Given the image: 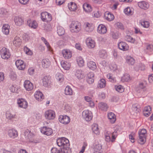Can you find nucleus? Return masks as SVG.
Returning <instances> with one entry per match:
<instances>
[{"label":"nucleus","instance_id":"f257e3e1","mask_svg":"<svg viewBox=\"0 0 153 153\" xmlns=\"http://www.w3.org/2000/svg\"><path fill=\"white\" fill-rule=\"evenodd\" d=\"M57 144L59 147H62L66 151H70L68 140L64 137L58 138L56 140Z\"/></svg>","mask_w":153,"mask_h":153},{"label":"nucleus","instance_id":"f03ea898","mask_svg":"<svg viewBox=\"0 0 153 153\" xmlns=\"http://www.w3.org/2000/svg\"><path fill=\"white\" fill-rule=\"evenodd\" d=\"M70 28L71 32L77 33L81 30V24L77 21H73L70 25Z\"/></svg>","mask_w":153,"mask_h":153},{"label":"nucleus","instance_id":"7ed1b4c3","mask_svg":"<svg viewBox=\"0 0 153 153\" xmlns=\"http://www.w3.org/2000/svg\"><path fill=\"white\" fill-rule=\"evenodd\" d=\"M82 115L83 118L87 121H90L93 117L92 112L88 110L83 111L82 112Z\"/></svg>","mask_w":153,"mask_h":153},{"label":"nucleus","instance_id":"20e7f679","mask_svg":"<svg viewBox=\"0 0 153 153\" xmlns=\"http://www.w3.org/2000/svg\"><path fill=\"white\" fill-rule=\"evenodd\" d=\"M0 53L2 58L4 59H8L10 56L9 50L4 47L1 50Z\"/></svg>","mask_w":153,"mask_h":153},{"label":"nucleus","instance_id":"39448f33","mask_svg":"<svg viewBox=\"0 0 153 153\" xmlns=\"http://www.w3.org/2000/svg\"><path fill=\"white\" fill-rule=\"evenodd\" d=\"M41 18L43 21L48 22L51 20V15L47 12L42 13L41 14Z\"/></svg>","mask_w":153,"mask_h":153},{"label":"nucleus","instance_id":"423d86ee","mask_svg":"<svg viewBox=\"0 0 153 153\" xmlns=\"http://www.w3.org/2000/svg\"><path fill=\"white\" fill-rule=\"evenodd\" d=\"M59 120L61 123L65 125L68 124L70 122L69 117L66 115L60 116Z\"/></svg>","mask_w":153,"mask_h":153},{"label":"nucleus","instance_id":"0eeeda50","mask_svg":"<svg viewBox=\"0 0 153 153\" xmlns=\"http://www.w3.org/2000/svg\"><path fill=\"white\" fill-rule=\"evenodd\" d=\"M45 115L46 119L49 120L53 119L55 117V113L52 110H49L45 112Z\"/></svg>","mask_w":153,"mask_h":153},{"label":"nucleus","instance_id":"6e6552de","mask_svg":"<svg viewBox=\"0 0 153 153\" xmlns=\"http://www.w3.org/2000/svg\"><path fill=\"white\" fill-rule=\"evenodd\" d=\"M41 131L43 134L49 136L53 133V131L51 128L47 127H43L41 129Z\"/></svg>","mask_w":153,"mask_h":153},{"label":"nucleus","instance_id":"1a4fd4ad","mask_svg":"<svg viewBox=\"0 0 153 153\" xmlns=\"http://www.w3.org/2000/svg\"><path fill=\"white\" fill-rule=\"evenodd\" d=\"M24 85L26 90L28 91H31L33 88V84L29 80H26L24 82Z\"/></svg>","mask_w":153,"mask_h":153},{"label":"nucleus","instance_id":"9d476101","mask_svg":"<svg viewBox=\"0 0 153 153\" xmlns=\"http://www.w3.org/2000/svg\"><path fill=\"white\" fill-rule=\"evenodd\" d=\"M118 46L119 49L123 51H126L128 49V46L125 42H121L118 44Z\"/></svg>","mask_w":153,"mask_h":153},{"label":"nucleus","instance_id":"9b49d317","mask_svg":"<svg viewBox=\"0 0 153 153\" xmlns=\"http://www.w3.org/2000/svg\"><path fill=\"white\" fill-rule=\"evenodd\" d=\"M24 135L25 138L30 141H32L31 140L34 137L33 134L28 129L25 131Z\"/></svg>","mask_w":153,"mask_h":153},{"label":"nucleus","instance_id":"f8f14e48","mask_svg":"<svg viewBox=\"0 0 153 153\" xmlns=\"http://www.w3.org/2000/svg\"><path fill=\"white\" fill-rule=\"evenodd\" d=\"M15 64L18 69L20 70H24L25 65L24 64L23 62L21 60H18L15 62Z\"/></svg>","mask_w":153,"mask_h":153},{"label":"nucleus","instance_id":"ddd939ff","mask_svg":"<svg viewBox=\"0 0 153 153\" xmlns=\"http://www.w3.org/2000/svg\"><path fill=\"white\" fill-rule=\"evenodd\" d=\"M50 79L51 77L50 76H46L44 77L42 79L44 86L47 87L50 84Z\"/></svg>","mask_w":153,"mask_h":153},{"label":"nucleus","instance_id":"4468645a","mask_svg":"<svg viewBox=\"0 0 153 153\" xmlns=\"http://www.w3.org/2000/svg\"><path fill=\"white\" fill-rule=\"evenodd\" d=\"M17 103L19 106L21 108H26L27 106V103L26 101L21 99L18 100Z\"/></svg>","mask_w":153,"mask_h":153},{"label":"nucleus","instance_id":"2eb2a0df","mask_svg":"<svg viewBox=\"0 0 153 153\" xmlns=\"http://www.w3.org/2000/svg\"><path fill=\"white\" fill-rule=\"evenodd\" d=\"M62 54L65 59L70 58L72 56V53L69 50H64L62 51Z\"/></svg>","mask_w":153,"mask_h":153},{"label":"nucleus","instance_id":"dca6fc26","mask_svg":"<svg viewBox=\"0 0 153 153\" xmlns=\"http://www.w3.org/2000/svg\"><path fill=\"white\" fill-rule=\"evenodd\" d=\"M138 6L142 9L146 10L148 9L149 6V3L145 1H142L139 2L138 3Z\"/></svg>","mask_w":153,"mask_h":153},{"label":"nucleus","instance_id":"f3484780","mask_svg":"<svg viewBox=\"0 0 153 153\" xmlns=\"http://www.w3.org/2000/svg\"><path fill=\"white\" fill-rule=\"evenodd\" d=\"M107 31L106 27L103 25H100L98 27L97 31L100 33L105 34L106 33Z\"/></svg>","mask_w":153,"mask_h":153},{"label":"nucleus","instance_id":"a211bd4d","mask_svg":"<svg viewBox=\"0 0 153 153\" xmlns=\"http://www.w3.org/2000/svg\"><path fill=\"white\" fill-rule=\"evenodd\" d=\"M152 112V108L150 106H146L144 107L143 111V114L146 117H148Z\"/></svg>","mask_w":153,"mask_h":153},{"label":"nucleus","instance_id":"6ab92c4d","mask_svg":"<svg viewBox=\"0 0 153 153\" xmlns=\"http://www.w3.org/2000/svg\"><path fill=\"white\" fill-rule=\"evenodd\" d=\"M104 18L109 21L113 20L114 19V15L108 12H105L104 15Z\"/></svg>","mask_w":153,"mask_h":153},{"label":"nucleus","instance_id":"aec40b11","mask_svg":"<svg viewBox=\"0 0 153 153\" xmlns=\"http://www.w3.org/2000/svg\"><path fill=\"white\" fill-rule=\"evenodd\" d=\"M34 96L36 100L39 101H41L44 98L43 94L40 91H36V92Z\"/></svg>","mask_w":153,"mask_h":153},{"label":"nucleus","instance_id":"412c9836","mask_svg":"<svg viewBox=\"0 0 153 153\" xmlns=\"http://www.w3.org/2000/svg\"><path fill=\"white\" fill-rule=\"evenodd\" d=\"M86 42L87 45L89 48H93L95 46L94 41L90 38H88L86 39Z\"/></svg>","mask_w":153,"mask_h":153},{"label":"nucleus","instance_id":"4be33fe9","mask_svg":"<svg viewBox=\"0 0 153 153\" xmlns=\"http://www.w3.org/2000/svg\"><path fill=\"white\" fill-rule=\"evenodd\" d=\"M15 22L16 25H21L24 22V20L21 17L19 16H16L14 18Z\"/></svg>","mask_w":153,"mask_h":153},{"label":"nucleus","instance_id":"5701e85b","mask_svg":"<svg viewBox=\"0 0 153 153\" xmlns=\"http://www.w3.org/2000/svg\"><path fill=\"white\" fill-rule=\"evenodd\" d=\"M8 134L10 137L14 138L17 136V132L15 129H10L8 131Z\"/></svg>","mask_w":153,"mask_h":153},{"label":"nucleus","instance_id":"b1692460","mask_svg":"<svg viewBox=\"0 0 153 153\" xmlns=\"http://www.w3.org/2000/svg\"><path fill=\"white\" fill-rule=\"evenodd\" d=\"M27 25L32 28L35 29L37 27V24L36 21L29 19L27 21Z\"/></svg>","mask_w":153,"mask_h":153},{"label":"nucleus","instance_id":"393cba45","mask_svg":"<svg viewBox=\"0 0 153 153\" xmlns=\"http://www.w3.org/2000/svg\"><path fill=\"white\" fill-rule=\"evenodd\" d=\"M43 67L44 68H47L50 65V62L48 59H44L42 61Z\"/></svg>","mask_w":153,"mask_h":153},{"label":"nucleus","instance_id":"a878e982","mask_svg":"<svg viewBox=\"0 0 153 153\" xmlns=\"http://www.w3.org/2000/svg\"><path fill=\"white\" fill-rule=\"evenodd\" d=\"M21 40L18 36H16L14 39L13 42L16 46H19L21 44Z\"/></svg>","mask_w":153,"mask_h":153},{"label":"nucleus","instance_id":"bb28decb","mask_svg":"<svg viewBox=\"0 0 153 153\" xmlns=\"http://www.w3.org/2000/svg\"><path fill=\"white\" fill-rule=\"evenodd\" d=\"M83 7L86 12H90L92 11V8L91 5L87 3H85L83 4Z\"/></svg>","mask_w":153,"mask_h":153},{"label":"nucleus","instance_id":"cd10ccee","mask_svg":"<svg viewBox=\"0 0 153 153\" xmlns=\"http://www.w3.org/2000/svg\"><path fill=\"white\" fill-rule=\"evenodd\" d=\"M108 117L111 123H113L116 120V117L114 113L110 112L108 114Z\"/></svg>","mask_w":153,"mask_h":153},{"label":"nucleus","instance_id":"c85d7f7f","mask_svg":"<svg viewBox=\"0 0 153 153\" xmlns=\"http://www.w3.org/2000/svg\"><path fill=\"white\" fill-rule=\"evenodd\" d=\"M85 29L86 32H90L93 30V28L91 24L86 22L85 24Z\"/></svg>","mask_w":153,"mask_h":153},{"label":"nucleus","instance_id":"c756f323","mask_svg":"<svg viewBox=\"0 0 153 153\" xmlns=\"http://www.w3.org/2000/svg\"><path fill=\"white\" fill-rule=\"evenodd\" d=\"M139 139L138 140V142L140 144H143L146 141V135L145 134H143L139 133Z\"/></svg>","mask_w":153,"mask_h":153},{"label":"nucleus","instance_id":"7c9ffc66","mask_svg":"<svg viewBox=\"0 0 153 153\" xmlns=\"http://www.w3.org/2000/svg\"><path fill=\"white\" fill-rule=\"evenodd\" d=\"M87 65L89 68L92 70H94L97 68L96 63L92 61H90L88 62Z\"/></svg>","mask_w":153,"mask_h":153},{"label":"nucleus","instance_id":"2f4dec72","mask_svg":"<svg viewBox=\"0 0 153 153\" xmlns=\"http://www.w3.org/2000/svg\"><path fill=\"white\" fill-rule=\"evenodd\" d=\"M61 64L62 67L64 69L67 70L69 69L71 66L70 64L63 61L61 62Z\"/></svg>","mask_w":153,"mask_h":153},{"label":"nucleus","instance_id":"473e14b6","mask_svg":"<svg viewBox=\"0 0 153 153\" xmlns=\"http://www.w3.org/2000/svg\"><path fill=\"white\" fill-rule=\"evenodd\" d=\"M102 145L101 144H98L95 146L94 148V153H101L102 152Z\"/></svg>","mask_w":153,"mask_h":153},{"label":"nucleus","instance_id":"72a5a7b5","mask_svg":"<svg viewBox=\"0 0 153 153\" xmlns=\"http://www.w3.org/2000/svg\"><path fill=\"white\" fill-rule=\"evenodd\" d=\"M98 107L102 110L106 111L108 107L107 104L104 102H101L98 104Z\"/></svg>","mask_w":153,"mask_h":153},{"label":"nucleus","instance_id":"f704fd0d","mask_svg":"<svg viewBox=\"0 0 153 153\" xmlns=\"http://www.w3.org/2000/svg\"><path fill=\"white\" fill-rule=\"evenodd\" d=\"M75 75L77 79H79L80 78H82L84 76L83 72L79 70H76Z\"/></svg>","mask_w":153,"mask_h":153},{"label":"nucleus","instance_id":"c9c22d12","mask_svg":"<svg viewBox=\"0 0 153 153\" xmlns=\"http://www.w3.org/2000/svg\"><path fill=\"white\" fill-rule=\"evenodd\" d=\"M68 7L69 9L71 11H75L77 7V6L76 4L73 2H71L70 3L68 4Z\"/></svg>","mask_w":153,"mask_h":153},{"label":"nucleus","instance_id":"e433bc0d","mask_svg":"<svg viewBox=\"0 0 153 153\" xmlns=\"http://www.w3.org/2000/svg\"><path fill=\"white\" fill-rule=\"evenodd\" d=\"M106 85V82L103 79H101L99 82L98 84V87L99 88H104Z\"/></svg>","mask_w":153,"mask_h":153},{"label":"nucleus","instance_id":"4c0bfd02","mask_svg":"<svg viewBox=\"0 0 153 153\" xmlns=\"http://www.w3.org/2000/svg\"><path fill=\"white\" fill-rule=\"evenodd\" d=\"M65 92V94L66 95H71L73 94L72 89L69 86H67L66 87Z\"/></svg>","mask_w":153,"mask_h":153},{"label":"nucleus","instance_id":"58836bf2","mask_svg":"<svg viewBox=\"0 0 153 153\" xmlns=\"http://www.w3.org/2000/svg\"><path fill=\"white\" fill-rule=\"evenodd\" d=\"M126 61L127 63L129 65H133L135 62L134 59L130 56H127L126 57Z\"/></svg>","mask_w":153,"mask_h":153},{"label":"nucleus","instance_id":"ea45409f","mask_svg":"<svg viewBox=\"0 0 153 153\" xmlns=\"http://www.w3.org/2000/svg\"><path fill=\"white\" fill-rule=\"evenodd\" d=\"M57 33L59 36H62L64 34L65 31L64 29L62 27L58 26L57 27Z\"/></svg>","mask_w":153,"mask_h":153},{"label":"nucleus","instance_id":"a19ab883","mask_svg":"<svg viewBox=\"0 0 153 153\" xmlns=\"http://www.w3.org/2000/svg\"><path fill=\"white\" fill-rule=\"evenodd\" d=\"M76 61L77 64L79 66L82 67L84 65V61L82 57L80 56L77 57Z\"/></svg>","mask_w":153,"mask_h":153},{"label":"nucleus","instance_id":"79ce46f5","mask_svg":"<svg viewBox=\"0 0 153 153\" xmlns=\"http://www.w3.org/2000/svg\"><path fill=\"white\" fill-rule=\"evenodd\" d=\"M92 128L93 131L94 133L96 134H99V128L97 124H93L92 126Z\"/></svg>","mask_w":153,"mask_h":153},{"label":"nucleus","instance_id":"37998d69","mask_svg":"<svg viewBox=\"0 0 153 153\" xmlns=\"http://www.w3.org/2000/svg\"><path fill=\"white\" fill-rule=\"evenodd\" d=\"M100 57L103 59H105L107 57V54L106 51L104 50H101L99 52Z\"/></svg>","mask_w":153,"mask_h":153},{"label":"nucleus","instance_id":"c03bdc74","mask_svg":"<svg viewBox=\"0 0 153 153\" xmlns=\"http://www.w3.org/2000/svg\"><path fill=\"white\" fill-rule=\"evenodd\" d=\"M130 80V76L129 74H126L121 78V81L123 82H128Z\"/></svg>","mask_w":153,"mask_h":153},{"label":"nucleus","instance_id":"a18cd8bd","mask_svg":"<svg viewBox=\"0 0 153 153\" xmlns=\"http://www.w3.org/2000/svg\"><path fill=\"white\" fill-rule=\"evenodd\" d=\"M56 77L60 82H62L64 79L62 75L59 73H57L56 75Z\"/></svg>","mask_w":153,"mask_h":153},{"label":"nucleus","instance_id":"49530a36","mask_svg":"<svg viewBox=\"0 0 153 153\" xmlns=\"http://www.w3.org/2000/svg\"><path fill=\"white\" fill-rule=\"evenodd\" d=\"M145 51L146 53L152 52L153 51V45L150 44L147 45Z\"/></svg>","mask_w":153,"mask_h":153},{"label":"nucleus","instance_id":"de8ad7c7","mask_svg":"<svg viewBox=\"0 0 153 153\" xmlns=\"http://www.w3.org/2000/svg\"><path fill=\"white\" fill-rule=\"evenodd\" d=\"M110 132L109 131H107L105 134V140L108 142L111 141L110 136Z\"/></svg>","mask_w":153,"mask_h":153},{"label":"nucleus","instance_id":"09e8293b","mask_svg":"<svg viewBox=\"0 0 153 153\" xmlns=\"http://www.w3.org/2000/svg\"><path fill=\"white\" fill-rule=\"evenodd\" d=\"M132 109L134 112V113H132L134 114L135 113H137L140 111V109L137 107V105L135 104L133 105Z\"/></svg>","mask_w":153,"mask_h":153},{"label":"nucleus","instance_id":"8fccbe9b","mask_svg":"<svg viewBox=\"0 0 153 153\" xmlns=\"http://www.w3.org/2000/svg\"><path fill=\"white\" fill-rule=\"evenodd\" d=\"M107 77L111 82H114L116 81L115 78L113 77L112 74H107Z\"/></svg>","mask_w":153,"mask_h":153},{"label":"nucleus","instance_id":"3c124183","mask_svg":"<svg viewBox=\"0 0 153 153\" xmlns=\"http://www.w3.org/2000/svg\"><path fill=\"white\" fill-rule=\"evenodd\" d=\"M125 40L128 42L132 43H134L135 41L134 39L132 37L128 35L125 36Z\"/></svg>","mask_w":153,"mask_h":153},{"label":"nucleus","instance_id":"603ef678","mask_svg":"<svg viewBox=\"0 0 153 153\" xmlns=\"http://www.w3.org/2000/svg\"><path fill=\"white\" fill-rule=\"evenodd\" d=\"M9 76L10 79L13 80H15L16 78V74L13 71L10 72Z\"/></svg>","mask_w":153,"mask_h":153},{"label":"nucleus","instance_id":"864d4df0","mask_svg":"<svg viewBox=\"0 0 153 153\" xmlns=\"http://www.w3.org/2000/svg\"><path fill=\"white\" fill-rule=\"evenodd\" d=\"M115 26L121 30H124V27L123 24L121 22H117L115 24Z\"/></svg>","mask_w":153,"mask_h":153},{"label":"nucleus","instance_id":"5fc2aeb1","mask_svg":"<svg viewBox=\"0 0 153 153\" xmlns=\"http://www.w3.org/2000/svg\"><path fill=\"white\" fill-rule=\"evenodd\" d=\"M115 88L116 90L117 91L120 93H122L124 91V89L123 88V87L121 85L115 86Z\"/></svg>","mask_w":153,"mask_h":153},{"label":"nucleus","instance_id":"6e6d98bb","mask_svg":"<svg viewBox=\"0 0 153 153\" xmlns=\"http://www.w3.org/2000/svg\"><path fill=\"white\" fill-rule=\"evenodd\" d=\"M7 11L4 8H1L0 10V17H3L6 15Z\"/></svg>","mask_w":153,"mask_h":153},{"label":"nucleus","instance_id":"4d7b16f0","mask_svg":"<svg viewBox=\"0 0 153 153\" xmlns=\"http://www.w3.org/2000/svg\"><path fill=\"white\" fill-rule=\"evenodd\" d=\"M44 29L47 31H50L51 30V27L50 25L49 24H44L43 26Z\"/></svg>","mask_w":153,"mask_h":153},{"label":"nucleus","instance_id":"13d9d810","mask_svg":"<svg viewBox=\"0 0 153 153\" xmlns=\"http://www.w3.org/2000/svg\"><path fill=\"white\" fill-rule=\"evenodd\" d=\"M6 117L10 120L12 119L15 116V115L12 114L9 112H6Z\"/></svg>","mask_w":153,"mask_h":153},{"label":"nucleus","instance_id":"bf43d9fd","mask_svg":"<svg viewBox=\"0 0 153 153\" xmlns=\"http://www.w3.org/2000/svg\"><path fill=\"white\" fill-rule=\"evenodd\" d=\"M64 109L67 112H70L71 110V107L68 104H65L64 107Z\"/></svg>","mask_w":153,"mask_h":153},{"label":"nucleus","instance_id":"052dcab7","mask_svg":"<svg viewBox=\"0 0 153 153\" xmlns=\"http://www.w3.org/2000/svg\"><path fill=\"white\" fill-rule=\"evenodd\" d=\"M112 134V139H111V142H114L115 139L116 137L117 136V131H114V132H113L111 134Z\"/></svg>","mask_w":153,"mask_h":153},{"label":"nucleus","instance_id":"680f3d73","mask_svg":"<svg viewBox=\"0 0 153 153\" xmlns=\"http://www.w3.org/2000/svg\"><path fill=\"white\" fill-rule=\"evenodd\" d=\"M61 149H58L55 147L53 148L51 150V152L52 153H59V152H60V150Z\"/></svg>","mask_w":153,"mask_h":153},{"label":"nucleus","instance_id":"e2e57ef3","mask_svg":"<svg viewBox=\"0 0 153 153\" xmlns=\"http://www.w3.org/2000/svg\"><path fill=\"white\" fill-rule=\"evenodd\" d=\"M112 37L114 39H117L119 37V34L117 32H111Z\"/></svg>","mask_w":153,"mask_h":153},{"label":"nucleus","instance_id":"0e129e2a","mask_svg":"<svg viewBox=\"0 0 153 153\" xmlns=\"http://www.w3.org/2000/svg\"><path fill=\"white\" fill-rule=\"evenodd\" d=\"M135 134L134 132H132L131 134L129 135V137L130 139L131 140V142L132 143H134V136Z\"/></svg>","mask_w":153,"mask_h":153},{"label":"nucleus","instance_id":"69168bd1","mask_svg":"<svg viewBox=\"0 0 153 153\" xmlns=\"http://www.w3.org/2000/svg\"><path fill=\"white\" fill-rule=\"evenodd\" d=\"M24 50L26 52V53L28 55H31L32 54V52L27 47H25Z\"/></svg>","mask_w":153,"mask_h":153},{"label":"nucleus","instance_id":"338daca9","mask_svg":"<svg viewBox=\"0 0 153 153\" xmlns=\"http://www.w3.org/2000/svg\"><path fill=\"white\" fill-rule=\"evenodd\" d=\"M141 24L144 27H148L149 25V24L147 21H143L141 22Z\"/></svg>","mask_w":153,"mask_h":153},{"label":"nucleus","instance_id":"774afa93","mask_svg":"<svg viewBox=\"0 0 153 153\" xmlns=\"http://www.w3.org/2000/svg\"><path fill=\"white\" fill-rule=\"evenodd\" d=\"M146 87L145 85L143 82L140 83L138 87V89L139 90L140 89H144Z\"/></svg>","mask_w":153,"mask_h":153}]
</instances>
